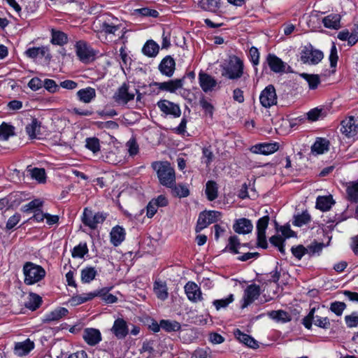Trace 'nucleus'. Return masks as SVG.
<instances>
[{
	"mask_svg": "<svg viewBox=\"0 0 358 358\" xmlns=\"http://www.w3.org/2000/svg\"><path fill=\"white\" fill-rule=\"evenodd\" d=\"M152 167L157 172L159 182L163 186L172 188L176 183L175 170L168 162H155Z\"/></svg>",
	"mask_w": 358,
	"mask_h": 358,
	"instance_id": "nucleus-1",
	"label": "nucleus"
},
{
	"mask_svg": "<svg viewBox=\"0 0 358 358\" xmlns=\"http://www.w3.org/2000/svg\"><path fill=\"white\" fill-rule=\"evenodd\" d=\"M24 282L30 285L38 282L45 276V269L40 265L31 262H26L23 266Z\"/></svg>",
	"mask_w": 358,
	"mask_h": 358,
	"instance_id": "nucleus-2",
	"label": "nucleus"
},
{
	"mask_svg": "<svg viewBox=\"0 0 358 358\" xmlns=\"http://www.w3.org/2000/svg\"><path fill=\"white\" fill-rule=\"evenodd\" d=\"M243 74V63L238 57H231L222 71V76L230 80L240 78Z\"/></svg>",
	"mask_w": 358,
	"mask_h": 358,
	"instance_id": "nucleus-3",
	"label": "nucleus"
},
{
	"mask_svg": "<svg viewBox=\"0 0 358 358\" xmlns=\"http://www.w3.org/2000/svg\"><path fill=\"white\" fill-rule=\"evenodd\" d=\"M137 93V89H131L128 83H124L117 89L113 96V99L117 104L120 106H126L129 101L134 99Z\"/></svg>",
	"mask_w": 358,
	"mask_h": 358,
	"instance_id": "nucleus-4",
	"label": "nucleus"
},
{
	"mask_svg": "<svg viewBox=\"0 0 358 358\" xmlns=\"http://www.w3.org/2000/svg\"><path fill=\"white\" fill-rule=\"evenodd\" d=\"M300 55L303 63L311 65L317 64L324 57L323 52L315 48L311 44L305 45Z\"/></svg>",
	"mask_w": 358,
	"mask_h": 358,
	"instance_id": "nucleus-5",
	"label": "nucleus"
},
{
	"mask_svg": "<svg viewBox=\"0 0 358 358\" xmlns=\"http://www.w3.org/2000/svg\"><path fill=\"white\" fill-rule=\"evenodd\" d=\"M106 218V214L103 213H94L92 210L85 208L83 211L82 222L92 229L97 228L99 224H101Z\"/></svg>",
	"mask_w": 358,
	"mask_h": 358,
	"instance_id": "nucleus-6",
	"label": "nucleus"
},
{
	"mask_svg": "<svg viewBox=\"0 0 358 358\" xmlns=\"http://www.w3.org/2000/svg\"><path fill=\"white\" fill-rule=\"evenodd\" d=\"M221 217V213L215 210L202 212L199 214L197 224L196 226V232H199L209 224L217 222Z\"/></svg>",
	"mask_w": 358,
	"mask_h": 358,
	"instance_id": "nucleus-7",
	"label": "nucleus"
},
{
	"mask_svg": "<svg viewBox=\"0 0 358 358\" xmlns=\"http://www.w3.org/2000/svg\"><path fill=\"white\" fill-rule=\"evenodd\" d=\"M76 55L83 63H89L94 59V50L85 41H79L76 44Z\"/></svg>",
	"mask_w": 358,
	"mask_h": 358,
	"instance_id": "nucleus-8",
	"label": "nucleus"
},
{
	"mask_svg": "<svg viewBox=\"0 0 358 358\" xmlns=\"http://www.w3.org/2000/svg\"><path fill=\"white\" fill-rule=\"evenodd\" d=\"M268 221L269 217L266 215L259 219L257 223V245L264 249L268 248L266 238V229L268 227Z\"/></svg>",
	"mask_w": 358,
	"mask_h": 358,
	"instance_id": "nucleus-9",
	"label": "nucleus"
},
{
	"mask_svg": "<svg viewBox=\"0 0 358 358\" xmlns=\"http://www.w3.org/2000/svg\"><path fill=\"white\" fill-rule=\"evenodd\" d=\"M259 101L264 108H270L277 103V95L275 87L268 85L260 94Z\"/></svg>",
	"mask_w": 358,
	"mask_h": 358,
	"instance_id": "nucleus-10",
	"label": "nucleus"
},
{
	"mask_svg": "<svg viewBox=\"0 0 358 358\" xmlns=\"http://www.w3.org/2000/svg\"><path fill=\"white\" fill-rule=\"evenodd\" d=\"M184 289L187 297L190 301L197 303L203 300L201 289L195 282L189 281L185 285Z\"/></svg>",
	"mask_w": 358,
	"mask_h": 358,
	"instance_id": "nucleus-11",
	"label": "nucleus"
},
{
	"mask_svg": "<svg viewBox=\"0 0 358 358\" xmlns=\"http://www.w3.org/2000/svg\"><path fill=\"white\" fill-rule=\"evenodd\" d=\"M260 295V287L255 284H252L246 287L244 291L243 303L242 308H245L248 305L252 303Z\"/></svg>",
	"mask_w": 358,
	"mask_h": 358,
	"instance_id": "nucleus-12",
	"label": "nucleus"
},
{
	"mask_svg": "<svg viewBox=\"0 0 358 358\" xmlns=\"http://www.w3.org/2000/svg\"><path fill=\"white\" fill-rule=\"evenodd\" d=\"M199 83L201 88L206 93H208L215 90L217 85V80L210 75L204 72L199 73Z\"/></svg>",
	"mask_w": 358,
	"mask_h": 358,
	"instance_id": "nucleus-13",
	"label": "nucleus"
},
{
	"mask_svg": "<svg viewBox=\"0 0 358 358\" xmlns=\"http://www.w3.org/2000/svg\"><path fill=\"white\" fill-rule=\"evenodd\" d=\"M158 108L166 115H173L174 117H178L181 115V110L178 104H176L168 100H160L157 103Z\"/></svg>",
	"mask_w": 358,
	"mask_h": 358,
	"instance_id": "nucleus-14",
	"label": "nucleus"
},
{
	"mask_svg": "<svg viewBox=\"0 0 358 358\" xmlns=\"http://www.w3.org/2000/svg\"><path fill=\"white\" fill-rule=\"evenodd\" d=\"M266 62L273 72L276 73L285 72L287 64L275 55L269 53L266 57Z\"/></svg>",
	"mask_w": 358,
	"mask_h": 358,
	"instance_id": "nucleus-15",
	"label": "nucleus"
},
{
	"mask_svg": "<svg viewBox=\"0 0 358 358\" xmlns=\"http://www.w3.org/2000/svg\"><path fill=\"white\" fill-rule=\"evenodd\" d=\"M110 331L117 339L124 338L129 334L127 322L122 318H117L115 320Z\"/></svg>",
	"mask_w": 358,
	"mask_h": 358,
	"instance_id": "nucleus-16",
	"label": "nucleus"
},
{
	"mask_svg": "<svg viewBox=\"0 0 358 358\" xmlns=\"http://www.w3.org/2000/svg\"><path fill=\"white\" fill-rule=\"evenodd\" d=\"M24 54L27 57L33 59L40 57H44L49 62L52 58L50 50L47 46L29 48L25 51Z\"/></svg>",
	"mask_w": 358,
	"mask_h": 358,
	"instance_id": "nucleus-17",
	"label": "nucleus"
},
{
	"mask_svg": "<svg viewBox=\"0 0 358 358\" xmlns=\"http://www.w3.org/2000/svg\"><path fill=\"white\" fill-rule=\"evenodd\" d=\"M279 149L278 143H259L251 147L250 151L255 154L268 155L274 153Z\"/></svg>",
	"mask_w": 358,
	"mask_h": 358,
	"instance_id": "nucleus-18",
	"label": "nucleus"
},
{
	"mask_svg": "<svg viewBox=\"0 0 358 358\" xmlns=\"http://www.w3.org/2000/svg\"><path fill=\"white\" fill-rule=\"evenodd\" d=\"M358 126L353 117L345 119L341 122V131L347 137H352L357 133Z\"/></svg>",
	"mask_w": 358,
	"mask_h": 358,
	"instance_id": "nucleus-19",
	"label": "nucleus"
},
{
	"mask_svg": "<svg viewBox=\"0 0 358 358\" xmlns=\"http://www.w3.org/2000/svg\"><path fill=\"white\" fill-rule=\"evenodd\" d=\"M83 339L90 345H95L101 340L99 330L93 328H87L83 332Z\"/></svg>",
	"mask_w": 358,
	"mask_h": 358,
	"instance_id": "nucleus-20",
	"label": "nucleus"
},
{
	"mask_svg": "<svg viewBox=\"0 0 358 358\" xmlns=\"http://www.w3.org/2000/svg\"><path fill=\"white\" fill-rule=\"evenodd\" d=\"M176 63L171 56L165 57L159 65L160 72L168 77L173 76L175 70Z\"/></svg>",
	"mask_w": 358,
	"mask_h": 358,
	"instance_id": "nucleus-21",
	"label": "nucleus"
},
{
	"mask_svg": "<svg viewBox=\"0 0 358 358\" xmlns=\"http://www.w3.org/2000/svg\"><path fill=\"white\" fill-rule=\"evenodd\" d=\"M234 230L238 234H246L252 231L253 225L247 218L236 220L233 226Z\"/></svg>",
	"mask_w": 358,
	"mask_h": 358,
	"instance_id": "nucleus-22",
	"label": "nucleus"
},
{
	"mask_svg": "<svg viewBox=\"0 0 358 358\" xmlns=\"http://www.w3.org/2000/svg\"><path fill=\"white\" fill-rule=\"evenodd\" d=\"M125 235V230L123 227L119 225L114 227L110 233L111 243L114 246H118L124 241Z\"/></svg>",
	"mask_w": 358,
	"mask_h": 358,
	"instance_id": "nucleus-23",
	"label": "nucleus"
},
{
	"mask_svg": "<svg viewBox=\"0 0 358 358\" xmlns=\"http://www.w3.org/2000/svg\"><path fill=\"white\" fill-rule=\"evenodd\" d=\"M117 18L115 17L108 18L101 23L100 29L106 34H115L120 28V24H117Z\"/></svg>",
	"mask_w": 358,
	"mask_h": 358,
	"instance_id": "nucleus-24",
	"label": "nucleus"
},
{
	"mask_svg": "<svg viewBox=\"0 0 358 358\" xmlns=\"http://www.w3.org/2000/svg\"><path fill=\"white\" fill-rule=\"evenodd\" d=\"M236 338L246 346L252 349H257L259 347L258 342L255 340L252 336L243 333L238 329L234 331Z\"/></svg>",
	"mask_w": 358,
	"mask_h": 358,
	"instance_id": "nucleus-25",
	"label": "nucleus"
},
{
	"mask_svg": "<svg viewBox=\"0 0 358 358\" xmlns=\"http://www.w3.org/2000/svg\"><path fill=\"white\" fill-rule=\"evenodd\" d=\"M76 96L80 101L89 103L96 97V91L94 88L88 87L78 90Z\"/></svg>",
	"mask_w": 358,
	"mask_h": 358,
	"instance_id": "nucleus-26",
	"label": "nucleus"
},
{
	"mask_svg": "<svg viewBox=\"0 0 358 358\" xmlns=\"http://www.w3.org/2000/svg\"><path fill=\"white\" fill-rule=\"evenodd\" d=\"M100 292H90L72 296L69 300V303L72 306H76L93 299L95 296L99 295Z\"/></svg>",
	"mask_w": 358,
	"mask_h": 358,
	"instance_id": "nucleus-27",
	"label": "nucleus"
},
{
	"mask_svg": "<svg viewBox=\"0 0 358 358\" xmlns=\"http://www.w3.org/2000/svg\"><path fill=\"white\" fill-rule=\"evenodd\" d=\"M334 203L335 201L331 195L319 196L316 200V208L322 211H327Z\"/></svg>",
	"mask_w": 358,
	"mask_h": 358,
	"instance_id": "nucleus-28",
	"label": "nucleus"
},
{
	"mask_svg": "<svg viewBox=\"0 0 358 358\" xmlns=\"http://www.w3.org/2000/svg\"><path fill=\"white\" fill-rule=\"evenodd\" d=\"M34 348V343L29 339L23 342L17 343L15 346V352L19 356L28 354Z\"/></svg>",
	"mask_w": 358,
	"mask_h": 358,
	"instance_id": "nucleus-29",
	"label": "nucleus"
},
{
	"mask_svg": "<svg viewBox=\"0 0 358 358\" xmlns=\"http://www.w3.org/2000/svg\"><path fill=\"white\" fill-rule=\"evenodd\" d=\"M198 5L203 10L215 13L221 6V0H201Z\"/></svg>",
	"mask_w": 358,
	"mask_h": 358,
	"instance_id": "nucleus-30",
	"label": "nucleus"
},
{
	"mask_svg": "<svg viewBox=\"0 0 358 358\" xmlns=\"http://www.w3.org/2000/svg\"><path fill=\"white\" fill-rule=\"evenodd\" d=\"M322 22L325 27L329 29H338L341 27V16L338 14L329 15L324 17Z\"/></svg>",
	"mask_w": 358,
	"mask_h": 358,
	"instance_id": "nucleus-31",
	"label": "nucleus"
},
{
	"mask_svg": "<svg viewBox=\"0 0 358 358\" xmlns=\"http://www.w3.org/2000/svg\"><path fill=\"white\" fill-rule=\"evenodd\" d=\"M68 310L65 308H57L52 312L47 314L45 317L44 321L50 322L54 321H58L63 317L66 315Z\"/></svg>",
	"mask_w": 358,
	"mask_h": 358,
	"instance_id": "nucleus-32",
	"label": "nucleus"
},
{
	"mask_svg": "<svg viewBox=\"0 0 358 358\" xmlns=\"http://www.w3.org/2000/svg\"><path fill=\"white\" fill-rule=\"evenodd\" d=\"M329 142L325 138H317L311 147V151L317 155L323 154L329 150Z\"/></svg>",
	"mask_w": 358,
	"mask_h": 358,
	"instance_id": "nucleus-33",
	"label": "nucleus"
},
{
	"mask_svg": "<svg viewBox=\"0 0 358 358\" xmlns=\"http://www.w3.org/2000/svg\"><path fill=\"white\" fill-rule=\"evenodd\" d=\"M206 194L209 201H213L217 198L218 187L215 181L208 180L206 185Z\"/></svg>",
	"mask_w": 358,
	"mask_h": 358,
	"instance_id": "nucleus-34",
	"label": "nucleus"
},
{
	"mask_svg": "<svg viewBox=\"0 0 358 358\" xmlns=\"http://www.w3.org/2000/svg\"><path fill=\"white\" fill-rule=\"evenodd\" d=\"M143 54L148 57H155L159 52V45L152 40L148 41L143 47Z\"/></svg>",
	"mask_w": 358,
	"mask_h": 358,
	"instance_id": "nucleus-35",
	"label": "nucleus"
},
{
	"mask_svg": "<svg viewBox=\"0 0 358 358\" xmlns=\"http://www.w3.org/2000/svg\"><path fill=\"white\" fill-rule=\"evenodd\" d=\"M41 122L36 119L33 118L31 122L26 126V132L30 138H35L39 134Z\"/></svg>",
	"mask_w": 358,
	"mask_h": 358,
	"instance_id": "nucleus-36",
	"label": "nucleus"
},
{
	"mask_svg": "<svg viewBox=\"0 0 358 358\" xmlns=\"http://www.w3.org/2000/svg\"><path fill=\"white\" fill-rule=\"evenodd\" d=\"M42 303V298L34 293H30L28 301L25 303V307L29 310H36Z\"/></svg>",
	"mask_w": 358,
	"mask_h": 358,
	"instance_id": "nucleus-37",
	"label": "nucleus"
},
{
	"mask_svg": "<svg viewBox=\"0 0 358 358\" xmlns=\"http://www.w3.org/2000/svg\"><path fill=\"white\" fill-rule=\"evenodd\" d=\"M248 244L241 245L236 236H231L229 238V243L225 250H228L233 254H239L238 248L241 246H246Z\"/></svg>",
	"mask_w": 358,
	"mask_h": 358,
	"instance_id": "nucleus-38",
	"label": "nucleus"
},
{
	"mask_svg": "<svg viewBox=\"0 0 358 358\" xmlns=\"http://www.w3.org/2000/svg\"><path fill=\"white\" fill-rule=\"evenodd\" d=\"M68 42L67 35L60 31L52 30L51 43L55 45H63Z\"/></svg>",
	"mask_w": 358,
	"mask_h": 358,
	"instance_id": "nucleus-39",
	"label": "nucleus"
},
{
	"mask_svg": "<svg viewBox=\"0 0 358 358\" xmlns=\"http://www.w3.org/2000/svg\"><path fill=\"white\" fill-rule=\"evenodd\" d=\"M97 274L94 267H86L81 271V280L84 283H89L93 280Z\"/></svg>",
	"mask_w": 358,
	"mask_h": 358,
	"instance_id": "nucleus-40",
	"label": "nucleus"
},
{
	"mask_svg": "<svg viewBox=\"0 0 358 358\" xmlns=\"http://www.w3.org/2000/svg\"><path fill=\"white\" fill-rule=\"evenodd\" d=\"M160 327L167 332L177 331L180 329V324L176 321L169 320H162Z\"/></svg>",
	"mask_w": 358,
	"mask_h": 358,
	"instance_id": "nucleus-41",
	"label": "nucleus"
},
{
	"mask_svg": "<svg viewBox=\"0 0 358 358\" xmlns=\"http://www.w3.org/2000/svg\"><path fill=\"white\" fill-rule=\"evenodd\" d=\"M269 316L278 322H287L291 320L290 315L282 310H272L269 313Z\"/></svg>",
	"mask_w": 358,
	"mask_h": 358,
	"instance_id": "nucleus-42",
	"label": "nucleus"
},
{
	"mask_svg": "<svg viewBox=\"0 0 358 358\" xmlns=\"http://www.w3.org/2000/svg\"><path fill=\"white\" fill-rule=\"evenodd\" d=\"M14 127L5 122L0 125V140L7 141L10 136H14Z\"/></svg>",
	"mask_w": 358,
	"mask_h": 358,
	"instance_id": "nucleus-43",
	"label": "nucleus"
},
{
	"mask_svg": "<svg viewBox=\"0 0 358 358\" xmlns=\"http://www.w3.org/2000/svg\"><path fill=\"white\" fill-rule=\"evenodd\" d=\"M301 76L308 82L309 88L311 90L316 89L320 83V77L317 74L303 73Z\"/></svg>",
	"mask_w": 358,
	"mask_h": 358,
	"instance_id": "nucleus-44",
	"label": "nucleus"
},
{
	"mask_svg": "<svg viewBox=\"0 0 358 358\" xmlns=\"http://www.w3.org/2000/svg\"><path fill=\"white\" fill-rule=\"evenodd\" d=\"M154 291L157 298L161 300H165L168 297L167 287L165 284L160 282H155L154 285Z\"/></svg>",
	"mask_w": 358,
	"mask_h": 358,
	"instance_id": "nucleus-45",
	"label": "nucleus"
},
{
	"mask_svg": "<svg viewBox=\"0 0 358 358\" xmlns=\"http://www.w3.org/2000/svg\"><path fill=\"white\" fill-rule=\"evenodd\" d=\"M42 206L43 201L40 199H34L24 205L22 207V210L27 213H35L36 210H38Z\"/></svg>",
	"mask_w": 358,
	"mask_h": 358,
	"instance_id": "nucleus-46",
	"label": "nucleus"
},
{
	"mask_svg": "<svg viewBox=\"0 0 358 358\" xmlns=\"http://www.w3.org/2000/svg\"><path fill=\"white\" fill-rule=\"evenodd\" d=\"M329 59L330 62V66L332 69L329 74H333L336 72V67L337 65V62L338 59L337 48L334 43H332L330 55L329 57Z\"/></svg>",
	"mask_w": 358,
	"mask_h": 358,
	"instance_id": "nucleus-47",
	"label": "nucleus"
},
{
	"mask_svg": "<svg viewBox=\"0 0 358 358\" xmlns=\"http://www.w3.org/2000/svg\"><path fill=\"white\" fill-rule=\"evenodd\" d=\"M348 199L352 202H358V182L350 185L347 189Z\"/></svg>",
	"mask_w": 358,
	"mask_h": 358,
	"instance_id": "nucleus-48",
	"label": "nucleus"
},
{
	"mask_svg": "<svg viewBox=\"0 0 358 358\" xmlns=\"http://www.w3.org/2000/svg\"><path fill=\"white\" fill-rule=\"evenodd\" d=\"M234 295L231 294L225 299L214 300L213 304L217 310H220L221 308H227L229 303L234 301Z\"/></svg>",
	"mask_w": 358,
	"mask_h": 358,
	"instance_id": "nucleus-49",
	"label": "nucleus"
},
{
	"mask_svg": "<svg viewBox=\"0 0 358 358\" xmlns=\"http://www.w3.org/2000/svg\"><path fill=\"white\" fill-rule=\"evenodd\" d=\"M171 189H173V194L175 196L182 198L187 197L189 194V191L187 186L182 184L178 185L175 184Z\"/></svg>",
	"mask_w": 358,
	"mask_h": 358,
	"instance_id": "nucleus-50",
	"label": "nucleus"
},
{
	"mask_svg": "<svg viewBox=\"0 0 358 358\" xmlns=\"http://www.w3.org/2000/svg\"><path fill=\"white\" fill-rule=\"evenodd\" d=\"M310 221V215L306 212H303L301 214L294 217L293 224L297 227H301L308 224Z\"/></svg>",
	"mask_w": 358,
	"mask_h": 358,
	"instance_id": "nucleus-51",
	"label": "nucleus"
},
{
	"mask_svg": "<svg viewBox=\"0 0 358 358\" xmlns=\"http://www.w3.org/2000/svg\"><path fill=\"white\" fill-rule=\"evenodd\" d=\"M88 252V248L86 243H80L78 245L73 248L72 251L73 257L82 258Z\"/></svg>",
	"mask_w": 358,
	"mask_h": 358,
	"instance_id": "nucleus-52",
	"label": "nucleus"
},
{
	"mask_svg": "<svg viewBox=\"0 0 358 358\" xmlns=\"http://www.w3.org/2000/svg\"><path fill=\"white\" fill-rule=\"evenodd\" d=\"M86 148L94 153H96L100 150L99 140L97 138H87L86 139Z\"/></svg>",
	"mask_w": 358,
	"mask_h": 358,
	"instance_id": "nucleus-53",
	"label": "nucleus"
},
{
	"mask_svg": "<svg viewBox=\"0 0 358 358\" xmlns=\"http://www.w3.org/2000/svg\"><path fill=\"white\" fill-rule=\"evenodd\" d=\"M31 178L36 179L38 182L43 183L45 181V172L43 169L34 168L31 170Z\"/></svg>",
	"mask_w": 358,
	"mask_h": 358,
	"instance_id": "nucleus-54",
	"label": "nucleus"
},
{
	"mask_svg": "<svg viewBox=\"0 0 358 358\" xmlns=\"http://www.w3.org/2000/svg\"><path fill=\"white\" fill-rule=\"evenodd\" d=\"M346 308V304L344 302L335 301L332 302L330 305V310L334 313L336 315L341 316L343 310Z\"/></svg>",
	"mask_w": 358,
	"mask_h": 358,
	"instance_id": "nucleus-55",
	"label": "nucleus"
},
{
	"mask_svg": "<svg viewBox=\"0 0 358 358\" xmlns=\"http://www.w3.org/2000/svg\"><path fill=\"white\" fill-rule=\"evenodd\" d=\"M291 252L297 259L300 260L305 254L308 253V249L302 245H299L292 247Z\"/></svg>",
	"mask_w": 358,
	"mask_h": 358,
	"instance_id": "nucleus-56",
	"label": "nucleus"
},
{
	"mask_svg": "<svg viewBox=\"0 0 358 358\" xmlns=\"http://www.w3.org/2000/svg\"><path fill=\"white\" fill-rule=\"evenodd\" d=\"M345 322L348 327L353 328L358 326V315L356 312L345 316Z\"/></svg>",
	"mask_w": 358,
	"mask_h": 358,
	"instance_id": "nucleus-57",
	"label": "nucleus"
},
{
	"mask_svg": "<svg viewBox=\"0 0 358 358\" xmlns=\"http://www.w3.org/2000/svg\"><path fill=\"white\" fill-rule=\"evenodd\" d=\"M314 324L322 329H329L330 327V321L327 317L314 316Z\"/></svg>",
	"mask_w": 358,
	"mask_h": 358,
	"instance_id": "nucleus-58",
	"label": "nucleus"
},
{
	"mask_svg": "<svg viewBox=\"0 0 358 358\" xmlns=\"http://www.w3.org/2000/svg\"><path fill=\"white\" fill-rule=\"evenodd\" d=\"M43 87L50 93H55L59 90V87L56 84L55 81L52 79H45L43 82Z\"/></svg>",
	"mask_w": 358,
	"mask_h": 358,
	"instance_id": "nucleus-59",
	"label": "nucleus"
},
{
	"mask_svg": "<svg viewBox=\"0 0 358 358\" xmlns=\"http://www.w3.org/2000/svg\"><path fill=\"white\" fill-rule=\"evenodd\" d=\"M169 92L173 93L183 86V79H175L169 80Z\"/></svg>",
	"mask_w": 358,
	"mask_h": 358,
	"instance_id": "nucleus-60",
	"label": "nucleus"
},
{
	"mask_svg": "<svg viewBox=\"0 0 358 358\" xmlns=\"http://www.w3.org/2000/svg\"><path fill=\"white\" fill-rule=\"evenodd\" d=\"M199 103L201 108L205 110V113L208 114L210 117H213L214 107L209 103L204 97H202L199 100Z\"/></svg>",
	"mask_w": 358,
	"mask_h": 358,
	"instance_id": "nucleus-61",
	"label": "nucleus"
},
{
	"mask_svg": "<svg viewBox=\"0 0 358 358\" xmlns=\"http://www.w3.org/2000/svg\"><path fill=\"white\" fill-rule=\"evenodd\" d=\"M136 11L143 16L157 17L159 15V13L156 10L150 9L148 8H142L136 10Z\"/></svg>",
	"mask_w": 358,
	"mask_h": 358,
	"instance_id": "nucleus-62",
	"label": "nucleus"
},
{
	"mask_svg": "<svg viewBox=\"0 0 358 358\" xmlns=\"http://www.w3.org/2000/svg\"><path fill=\"white\" fill-rule=\"evenodd\" d=\"M202 153L203 157L206 159L205 163L207 166H209L210 163L213 162V159L214 158V155L213 153V151L210 148V146L207 148H203L202 150Z\"/></svg>",
	"mask_w": 358,
	"mask_h": 358,
	"instance_id": "nucleus-63",
	"label": "nucleus"
},
{
	"mask_svg": "<svg viewBox=\"0 0 358 358\" xmlns=\"http://www.w3.org/2000/svg\"><path fill=\"white\" fill-rule=\"evenodd\" d=\"M28 86L31 90L36 91L43 87V82L40 78L35 77L29 80Z\"/></svg>",
	"mask_w": 358,
	"mask_h": 358,
	"instance_id": "nucleus-64",
	"label": "nucleus"
}]
</instances>
